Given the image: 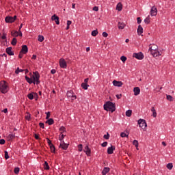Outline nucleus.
Instances as JSON below:
<instances>
[{"instance_id":"obj_39","label":"nucleus","mask_w":175,"mask_h":175,"mask_svg":"<svg viewBox=\"0 0 175 175\" xmlns=\"http://www.w3.org/2000/svg\"><path fill=\"white\" fill-rule=\"evenodd\" d=\"M14 173L15 174H18V173H20V167H15L14 170Z\"/></svg>"},{"instance_id":"obj_27","label":"nucleus","mask_w":175,"mask_h":175,"mask_svg":"<svg viewBox=\"0 0 175 175\" xmlns=\"http://www.w3.org/2000/svg\"><path fill=\"white\" fill-rule=\"evenodd\" d=\"M81 87L83 90H88V87H90V85H88V83H82Z\"/></svg>"},{"instance_id":"obj_62","label":"nucleus","mask_w":175,"mask_h":175,"mask_svg":"<svg viewBox=\"0 0 175 175\" xmlns=\"http://www.w3.org/2000/svg\"><path fill=\"white\" fill-rule=\"evenodd\" d=\"M5 141L3 139H0V144L3 145L5 144Z\"/></svg>"},{"instance_id":"obj_37","label":"nucleus","mask_w":175,"mask_h":175,"mask_svg":"<svg viewBox=\"0 0 175 175\" xmlns=\"http://www.w3.org/2000/svg\"><path fill=\"white\" fill-rule=\"evenodd\" d=\"M38 42H43V40H44V37L42 35H39L38 36Z\"/></svg>"},{"instance_id":"obj_14","label":"nucleus","mask_w":175,"mask_h":175,"mask_svg":"<svg viewBox=\"0 0 175 175\" xmlns=\"http://www.w3.org/2000/svg\"><path fill=\"white\" fill-rule=\"evenodd\" d=\"M83 151H84V152H85V154L88 157H90V155H91V149L90 148V147H88V146H86L84 148Z\"/></svg>"},{"instance_id":"obj_15","label":"nucleus","mask_w":175,"mask_h":175,"mask_svg":"<svg viewBox=\"0 0 175 175\" xmlns=\"http://www.w3.org/2000/svg\"><path fill=\"white\" fill-rule=\"evenodd\" d=\"M21 53H23V54H27V53H28V46L27 45H23Z\"/></svg>"},{"instance_id":"obj_40","label":"nucleus","mask_w":175,"mask_h":175,"mask_svg":"<svg viewBox=\"0 0 175 175\" xmlns=\"http://www.w3.org/2000/svg\"><path fill=\"white\" fill-rule=\"evenodd\" d=\"M167 168L169 169V170H172L173 169V163H170L167 165Z\"/></svg>"},{"instance_id":"obj_30","label":"nucleus","mask_w":175,"mask_h":175,"mask_svg":"<svg viewBox=\"0 0 175 175\" xmlns=\"http://www.w3.org/2000/svg\"><path fill=\"white\" fill-rule=\"evenodd\" d=\"M73 90H68L67 91V98H70L73 95Z\"/></svg>"},{"instance_id":"obj_22","label":"nucleus","mask_w":175,"mask_h":175,"mask_svg":"<svg viewBox=\"0 0 175 175\" xmlns=\"http://www.w3.org/2000/svg\"><path fill=\"white\" fill-rule=\"evenodd\" d=\"M145 24H150L151 23V18L150 17V15H148L145 19H144Z\"/></svg>"},{"instance_id":"obj_52","label":"nucleus","mask_w":175,"mask_h":175,"mask_svg":"<svg viewBox=\"0 0 175 175\" xmlns=\"http://www.w3.org/2000/svg\"><path fill=\"white\" fill-rule=\"evenodd\" d=\"M120 59L122 62H125L126 61V57L121 56Z\"/></svg>"},{"instance_id":"obj_8","label":"nucleus","mask_w":175,"mask_h":175,"mask_svg":"<svg viewBox=\"0 0 175 175\" xmlns=\"http://www.w3.org/2000/svg\"><path fill=\"white\" fill-rule=\"evenodd\" d=\"M112 83L114 87H122V85H124V83H122V81H120L117 80H113Z\"/></svg>"},{"instance_id":"obj_6","label":"nucleus","mask_w":175,"mask_h":175,"mask_svg":"<svg viewBox=\"0 0 175 175\" xmlns=\"http://www.w3.org/2000/svg\"><path fill=\"white\" fill-rule=\"evenodd\" d=\"M59 66L63 69H66L68 65L66 64V61H65V59L62 58L59 59Z\"/></svg>"},{"instance_id":"obj_57","label":"nucleus","mask_w":175,"mask_h":175,"mask_svg":"<svg viewBox=\"0 0 175 175\" xmlns=\"http://www.w3.org/2000/svg\"><path fill=\"white\" fill-rule=\"evenodd\" d=\"M1 39H3V40H6V33H3V36H1Z\"/></svg>"},{"instance_id":"obj_1","label":"nucleus","mask_w":175,"mask_h":175,"mask_svg":"<svg viewBox=\"0 0 175 175\" xmlns=\"http://www.w3.org/2000/svg\"><path fill=\"white\" fill-rule=\"evenodd\" d=\"M104 110L106 111H111V113H114L116 111V104L111 101H107L104 105Z\"/></svg>"},{"instance_id":"obj_11","label":"nucleus","mask_w":175,"mask_h":175,"mask_svg":"<svg viewBox=\"0 0 175 175\" xmlns=\"http://www.w3.org/2000/svg\"><path fill=\"white\" fill-rule=\"evenodd\" d=\"M114 150H116V146L111 145V147H109L107 148V154H109V155L113 154Z\"/></svg>"},{"instance_id":"obj_18","label":"nucleus","mask_w":175,"mask_h":175,"mask_svg":"<svg viewBox=\"0 0 175 175\" xmlns=\"http://www.w3.org/2000/svg\"><path fill=\"white\" fill-rule=\"evenodd\" d=\"M16 137V134H9L7 136V139L8 142H12V140H13V139H15Z\"/></svg>"},{"instance_id":"obj_28","label":"nucleus","mask_w":175,"mask_h":175,"mask_svg":"<svg viewBox=\"0 0 175 175\" xmlns=\"http://www.w3.org/2000/svg\"><path fill=\"white\" fill-rule=\"evenodd\" d=\"M68 147H69V144H66L64 145H62V146H59V148H62V150H68Z\"/></svg>"},{"instance_id":"obj_23","label":"nucleus","mask_w":175,"mask_h":175,"mask_svg":"<svg viewBox=\"0 0 175 175\" xmlns=\"http://www.w3.org/2000/svg\"><path fill=\"white\" fill-rule=\"evenodd\" d=\"M46 120H47L46 121V124H48L49 125H53V124H54V119L49 118Z\"/></svg>"},{"instance_id":"obj_3","label":"nucleus","mask_w":175,"mask_h":175,"mask_svg":"<svg viewBox=\"0 0 175 175\" xmlns=\"http://www.w3.org/2000/svg\"><path fill=\"white\" fill-rule=\"evenodd\" d=\"M158 50V46L157 44H152V46L149 48V51L153 55V57H157V55H155V53H157Z\"/></svg>"},{"instance_id":"obj_13","label":"nucleus","mask_w":175,"mask_h":175,"mask_svg":"<svg viewBox=\"0 0 175 175\" xmlns=\"http://www.w3.org/2000/svg\"><path fill=\"white\" fill-rule=\"evenodd\" d=\"M5 23H8L9 24H12L14 23V21H13V16H6L5 18Z\"/></svg>"},{"instance_id":"obj_33","label":"nucleus","mask_w":175,"mask_h":175,"mask_svg":"<svg viewBox=\"0 0 175 175\" xmlns=\"http://www.w3.org/2000/svg\"><path fill=\"white\" fill-rule=\"evenodd\" d=\"M133 146H135V147L137 148V150H139V148H137V147H139V142L137 140L135 139L133 142Z\"/></svg>"},{"instance_id":"obj_64","label":"nucleus","mask_w":175,"mask_h":175,"mask_svg":"<svg viewBox=\"0 0 175 175\" xmlns=\"http://www.w3.org/2000/svg\"><path fill=\"white\" fill-rule=\"evenodd\" d=\"M34 137H35V139H36V140H39V139H40V138L39 137V135H38V134H34Z\"/></svg>"},{"instance_id":"obj_31","label":"nucleus","mask_w":175,"mask_h":175,"mask_svg":"<svg viewBox=\"0 0 175 175\" xmlns=\"http://www.w3.org/2000/svg\"><path fill=\"white\" fill-rule=\"evenodd\" d=\"M11 35L14 38H17V36H18V31H11Z\"/></svg>"},{"instance_id":"obj_32","label":"nucleus","mask_w":175,"mask_h":175,"mask_svg":"<svg viewBox=\"0 0 175 175\" xmlns=\"http://www.w3.org/2000/svg\"><path fill=\"white\" fill-rule=\"evenodd\" d=\"M11 44L12 46H16V44H17V38H14L11 42Z\"/></svg>"},{"instance_id":"obj_53","label":"nucleus","mask_w":175,"mask_h":175,"mask_svg":"<svg viewBox=\"0 0 175 175\" xmlns=\"http://www.w3.org/2000/svg\"><path fill=\"white\" fill-rule=\"evenodd\" d=\"M33 95H34V98L36 99V100H38L39 96H38V93L36 92H33Z\"/></svg>"},{"instance_id":"obj_61","label":"nucleus","mask_w":175,"mask_h":175,"mask_svg":"<svg viewBox=\"0 0 175 175\" xmlns=\"http://www.w3.org/2000/svg\"><path fill=\"white\" fill-rule=\"evenodd\" d=\"M33 83H35V84H40V80L39 79H36L35 81H33Z\"/></svg>"},{"instance_id":"obj_26","label":"nucleus","mask_w":175,"mask_h":175,"mask_svg":"<svg viewBox=\"0 0 175 175\" xmlns=\"http://www.w3.org/2000/svg\"><path fill=\"white\" fill-rule=\"evenodd\" d=\"M151 111L152 112V117H154V118H157V111L154 107L151 108Z\"/></svg>"},{"instance_id":"obj_58","label":"nucleus","mask_w":175,"mask_h":175,"mask_svg":"<svg viewBox=\"0 0 175 175\" xmlns=\"http://www.w3.org/2000/svg\"><path fill=\"white\" fill-rule=\"evenodd\" d=\"M137 24H141L142 23V18L137 17Z\"/></svg>"},{"instance_id":"obj_16","label":"nucleus","mask_w":175,"mask_h":175,"mask_svg":"<svg viewBox=\"0 0 175 175\" xmlns=\"http://www.w3.org/2000/svg\"><path fill=\"white\" fill-rule=\"evenodd\" d=\"M143 27H142L140 25H139L138 26V28H137V32L139 35V36H143Z\"/></svg>"},{"instance_id":"obj_10","label":"nucleus","mask_w":175,"mask_h":175,"mask_svg":"<svg viewBox=\"0 0 175 175\" xmlns=\"http://www.w3.org/2000/svg\"><path fill=\"white\" fill-rule=\"evenodd\" d=\"M51 20L53 21H55L57 25H59V17H58V16L54 14L53 16H52Z\"/></svg>"},{"instance_id":"obj_19","label":"nucleus","mask_w":175,"mask_h":175,"mask_svg":"<svg viewBox=\"0 0 175 175\" xmlns=\"http://www.w3.org/2000/svg\"><path fill=\"white\" fill-rule=\"evenodd\" d=\"M125 23H121V22H118V28L119 29H124L125 28Z\"/></svg>"},{"instance_id":"obj_49","label":"nucleus","mask_w":175,"mask_h":175,"mask_svg":"<svg viewBox=\"0 0 175 175\" xmlns=\"http://www.w3.org/2000/svg\"><path fill=\"white\" fill-rule=\"evenodd\" d=\"M46 140L48 142V144H49V147L53 145V142H51V140H50V139L46 138Z\"/></svg>"},{"instance_id":"obj_24","label":"nucleus","mask_w":175,"mask_h":175,"mask_svg":"<svg viewBox=\"0 0 175 175\" xmlns=\"http://www.w3.org/2000/svg\"><path fill=\"white\" fill-rule=\"evenodd\" d=\"M116 10H118V12H121V10H122V3H118V5H116Z\"/></svg>"},{"instance_id":"obj_55","label":"nucleus","mask_w":175,"mask_h":175,"mask_svg":"<svg viewBox=\"0 0 175 175\" xmlns=\"http://www.w3.org/2000/svg\"><path fill=\"white\" fill-rule=\"evenodd\" d=\"M155 55L157 57H159V55H162V53L159 52L158 50L155 52Z\"/></svg>"},{"instance_id":"obj_17","label":"nucleus","mask_w":175,"mask_h":175,"mask_svg":"<svg viewBox=\"0 0 175 175\" xmlns=\"http://www.w3.org/2000/svg\"><path fill=\"white\" fill-rule=\"evenodd\" d=\"M133 92H134V95L135 96H137V95H139V94H140V88H139V87L134 88Z\"/></svg>"},{"instance_id":"obj_25","label":"nucleus","mask_w":175,"mask_h":175,"mask_svg":"<svg viewBox=\"0 0 175 175\" xmlns=\"http://www.w3.org/2000/svg\"><path fill=\"white\" fill-rule=\"evenodd\" d=\"M44 170H50V165H49V163H47V161H44Z\"/></svg>"},{"instance_id":"obj_21","label":"nucleus","mask_w":175,"mask_h":175,"mask_svg":"<svg viewBox=\"0 0 175 175\" xmlns=\"http://www.w3.org/2000/svg\"><path fill=\"white\" fill-rule=\"evenodd\" d=\"M109 172H110V168L107 167H104V169L102 172V174L103 175H106L107 173H108Z\"/></svg>"},{"instance_id":"obj_59","label":"nucleus","mask_w":175,"mask_h":175,"mask_svg":"<svg viewBox=\"0 0 175 175\" xmlns=\"http://www.w3.org/2000/svg\"><path fill=\"white\" fill-rule=\"evenodd\" d=\"M116 96L117 99H121V98L122 97V94H116Z\"/></svg>"},{"instance_id":"obj_51","label":"nucleus","mask_w":175,"mask_h":175,"mask_svg":"<svg viewBox=\"0 0 175 175\" xmlns=\"http://www.w3.org/2000/svg\"><path fill=\"white\" fill-rule=\"evenodd\" d=\"M65 144H66L65 143L64 139H62V141H60V144H59V147H62V146H64Z\"/></svg>"},{"instance_id":"obj_4","label":"nucleus","mask_w":175,"mask_h":175,"mask_svg":"<svg viewBox=\"0 0 175 175\" xmlns=\"http://www.w3.org/2000/svg\"><path fill=\"white\" fill-rule=\"evenodd\" d=\"M138 125L142 129H146L147 128V122H146V120L139 119L138 120Z\"/></svg>"},{"instance_id":"obj_47","label":"nucleus","mask_w":175,"mask_h":175,"mask_svg":"<svg viewBox=\"0 0 175 175\" xmlns=\"http://www.w3.org/2000/svg\"><path fill=\"white\" fill-rule=\"evenodd\" d=\"M65 135H64V134H61V135H59V140L60 141V142H62V140H64V138L65 137Z\"/></svg>"},{"instance_id":"obj_48","label":"nucleus","mask_w":175,"mask_h":175,"mask_svg":"<svg viewBox=\"0 0 175 175\" xmlns=\"http://www.w3.org/2000/svg\"><path fill=\"white\" fill-rule=\"evenodd\" d=\"M120 136L121 137H128V135H126V133L122 132L120 133Z\"/></svg>"},{"instance_id":"obj_42","label":"nucleus","mask_w":175,"mask_h":175,"mask_svg":"<svg viewBox=\"0 0 175 175\" xmlns=\"http://www.w3.org/2000/svg\"><path fill=\"white\" fill-rule=\"evenodd\" d=\"M167 99L170 101V102H173V96H172L171 95H167Z\"/></svg>"},{"instance_id":"obj_63","label":"nucleus","mask_w":175,"mask_h":175,"mask_svg":"<svg viewBox=\"0 0 175 175\" xmlns=\"http://www.w3.org/2000/svg\"><path fill=\"white\" fill-rule=\"evenodd\" d=\"M107 146V142H105L101 144L102 147H106Z\"/></svg>"},{"instance_id":"obj_56","label":"nucleus","mask_w":175,"mask_h":175,"mask_svg":"<svg viewBox=\"0 0 175 175\" xmlns=\"http://www.w3.org/2000/svg\"><path fill=\"white\" fill-rule=\"evenodd\" d=\"M103 38H107V36H109V34L107 33V32L104 31L103 32Z\"/></svg>"},{"instance_id":"obj_60","label":"nucleus","mask_w":175,"mask_h":175,"mask_svg":"<svg viewBox=\"0 0 175 175\" xmlns=\"http://www.w3.org/2000/svg\"><path fill=\"white\" fill-rule=\"evenodd\" d=\"M70 98H71L72 100H75V99L77 98V96H76V95H75V94H72Z\"/></svg>"},{"instance_id":"obj_50","label":"nucleus","mask_w":175,"mask_h":175,"mask_svg":"<svg viewBox=\"0 0 175 175\" xmlns=\"http://www.w3.org/2000/svg\"><path fill=\"white\" fill-rule=\"evenodd\" d=\"M46 120L50 119V116H51L50 111L46 112Z\"/></svg>"},{"instance_id":"obj_5","label":"nucleus","mask_w":175,"mask_h":175,"mask_svg":"<svg viewBox=\"0 0 175 175\" xmlns=\"http://www.w3.org/2000/svg\"><path fill=\"white\" fill-rule=\"evenodd\" d=\"M133 57L134 58H136L137 59L142 60L144 58V55H143V53L139 52V53H134L133 54Z\"/></svg>"},{"instance_id":"obj_20","label":"nucleus","mask_w":175,"mask_h":175,"mask_svg":"<svg viewBox=\"0 0 175 175\" xmlns=\"http://www.w3.org/2000/svg\"><path fill=\"white\" fill-rule=\"evenodd\" d=\"M25 79L26 80V81H27V83H29V84H35V82H33V80L31 79V78H29L28 76H25Z\"/></svg>"},{"instance_id":"obj_54","label":"nucleus","mask_w":175,"mask_h":175,"mask_svg":"<svg viewBox=\"0 0 175 175\" xmlns=\"http://www.w3.org/2000/svg\"><path fill=\"white\" fill-rule=\"evenodd\" d=\"M39 126H40V128H42V129H44V123L40 122L39 123Z\"/></svg>"},{"instance_id":"obj_44","label":"nucleus","mask_w":175,"mask_h":175,"mask_svg":"<svg viewBox=\"0 0 175 175\" xmlns=\"http://www.w3.org/2000/svg\"><path fill=\"white\" fill-rule=\"evenodd\" d=\"M25 120H27V121H31V113H27V116H25Z\"/></svg>"},{"instance_id":"obj_38","label":"nucleus","mask_w":175,"mask_h":175,"mask_svg":"<svg viewBox=\"0 0 175 175\" xmlns=\"http://www.w3.org/2000/svg\"><path fill=\"white\" fill-rule=\"evenodd\" d=\"M4 157L5 159H9L10 158V157L9 156V152L6 150L4 152Z\"/></svg>"},{"instance_id":"obj_29","label":"nucleus","mask_w":175,"mask_h":175,"mask_svg":"<svg viewBox=\"0 0 175 175\" xmlns=\"http://www.w3.org/2000/svg\"><path fill=\"white\" fill-rule=\"evenodd\" d=\"M59 131L61 132V133H60V135H62V133H64V132H66V129L65 128V126H62L59 128Z\"/></svg>"},{"instance_id":"obj_12","label":"nucleus","mask_w":175,"mask_h":175,"mask_svg":"<svg viewBox=\"0 0 175 175\" xmlns=\"http://www.w3.org/2000/svg\"><path fill=\"white\" fill-rule=\"evenodd\" d=\"M12 49L13 48L12 47H8L5 49V53H7V54L10 56L14 55V52L12 51Z\"/></svg>"},{"instance_id":"obj_7","label":"nucleus","mask_w":175,"mask_h":175,"mask_svg":"<svg viewBox=\"0 0 175 175\" xmlns=\"http://www.w3.org/2000/svg\"><path fill=\"white\" fill-rule=\"evenodd\" d=\"M157 14H158V9L154 5L150 9V16L152 17L157 16Z\"/></svg>"},{"instance_id":"obj_45","label":"nucleus","mask_w":175,"mask_h":175,"mask_svg":"<svg viewBox=\"0 0 175 175\" xmlns=\"http://www.w3.org/2000/svg\"><path fill=\"white\" fill-rule=\"evenodd\" d=\"M98 35V30H93L92 31V36H96Z\"/></svg>"},{"instance_id":"obj_34","label":"nucleus","mask_w":175,"mask_h":175,"mask_svg":"<svg viewBox=\"0 0 175 175\" xmlns=\"http://www.w3.org/2000/svg\"><path fill=\"white\" fill-rule=\"evenodd\" d=\"M27 98H28L30 100H33V98H34V94H33V93H29V94L27 95Z\"/></svg>"},{"instance_id":"obj_41","label":"nucleus","mask_w":175,"mask_h":175,"mask_svg":"<svg viewBox=\"0 0 175 175\" xmlns=\"http://www.w3.org/2000/svg\"><path fill=\"white\" fill-rule=\"evenodd\" d=\"M20 72H24V70L20 69V68L18 67V68H16V70H15V74H16V75H18V73H20Z\"/></svg>"},{"instance_id":"obj_35","label":"nucleus","mask_w":175,"mask_h":175,"mask_svg":"<svg viewBox=\"0 0 175 175\" xmlns=\"http://www.w3.org/2000/svg\"><path fill=\"white\" fill-rule=\"evenodd\" d=\"M50 147V150L53 154H55V146L54 145H51Z\"/></svg>"},{"instance_id":"obj_43","label":"nucleus","mask_w":175,"mask_h":175,"mask_svg":"<svg viewBox=\"0 0 175 175\" xmlns=\"http://www.w3.org/2000/svg\"><path fill=\"white\" fill-rule=\"evenodd\" d=\"M103 137L106 140H109V139H110V134H109V133H107V135H104Z\"/></svg>"},{"instance_id":"obj_36","label":"nucleus","mask_w":175,"mask_h":175,"mask_svg":"<svg viewBox=\"0 0 175 175\" xmlns=\"http://www.w3.org/2000/svg\"><path fill=\"white\" fill-rule=\"evenodd\" d=\"M126 117H131L132 116V110L129 109L126 111Z\"/></svg>"},{"instance_id":"obj_9","label":"nucleus","mask_w":175,"mask_h":175,"mask_svg":"<svg viewBox=\"0 0 175 175\" xmlns=\"http://www.w3.org/2000/svg\"><path fill=\"white\" fill-rule=\"evenodd\" d=\"M33 81L38 80L40 79V74H39V72L36 71L33 72Z\"/></svg>"},{"instance_id":"obj_46","label":"nucleus","mask_w":175,"mask_h":175,"mask_svg":"<svg viewBox=\"0 0 175 175\" xmlns=\"http://www.w3.org/2000/svg\"><path fill=\"white\" fill-rule=\"evenodd\" d=\"M78 151H79L80 152H81V151H83V144L78 145Z\"/></svg>"},{"instance_id":"obj_2","label":"nucleus","mask_w":175,"mask_h":175,"mask_svg":"<svg viewBox=\"0 0 175 175\" xmlns=\"http://www.w3.org/2000/svg\"><path fill=\"white\" fill-rule=\"evenodd\" d=\"M9 85L5 81H0V91L1 94H7L9 92Z\"/></svg>"}]
</instances>
